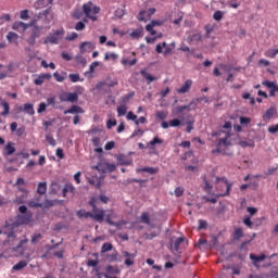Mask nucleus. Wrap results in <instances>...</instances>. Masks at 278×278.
<instances>
[{
  "label": "nucleus",
  "mask_w": 278,
  "mask_h": 278,
  "mask_svg": "<svg viewBox=\"0 0 278 278\" xmlns=\"http://www.w3.org/2000/svg\"><path fill=\"white\" fill-rule=\"evenodd\" d=\"M75 29L76 31H84V29H86V24L83 21L77 22Z\"/></svg>",
  "instance_id": "4d7b16f0"
},
{
  "label": "nucleus",
  "mask_w": 278,
  "mask_h": 278,
  "mask_svg": "<svg viewBox=\"0 0 278 278\" xmlns=\"http://www.w3.org/2000/svg\"><path fill=\"white\" fill-rule=\"evenodd\" d=\"M40 36V26H34L29 38L26 40V42L30 46L34 47L36 45V39Z\"/></svg>",
  "instance_id": "423d86ee"
},
{
  "label": "nucleus",
  "mask_w": 278,
  "mask_h": 278,
  "mask_svg": "<svg viewBox=\"0 0 278 278\" xmlns=\"http://www.w3.org/2000/svg\"><path fill=\"white\" fill-rule=\"evenodd\" d=\"M275 114H277V109L275 106H270L264 114H263V121H270Z\"/></svg>",
  "instance_id": "4468645a"
},
{
  "label": "nucleus",
  "mask_w": 278,
  "mask_h": 278,
  "mask_svg": "<svg viewBox=\"0 0 278 278\" xmlns=\"http://www.w3.org/2000/svg\"><path fill=\"white\" fill-rule=\"evenodd\" d=\"M33 214L31 212L26 213L25 215H16V220L15 224H17V227H21L23 225H27V223H31V218H33Z\"/></svg>",
  "instance_id": "20e7f679"
},
{
  "label": "nucleus",
  "mask_w": 278,
  "mask_h": 278,
  "mask_svg": "<svg viewBox=\"0 0 278 278\" xmlns=\"http://www.w3.org/2000/svg\"><path fill=\"white\" fill-rule=\"evenodd\" d=\"M18 38V34L14 33V31H10L8 35H7V40L9 42H12L14 39Z\"/></svg>",
  "instance_id": "13d9d810"
},
{
  "label": "nucleus",
  "mask_w": 278,
  "mask_h": 278,
  "mask_svg": "<svg viewBox=\"0 0 278 278\" xmlns=\"http://www.w3.org/2000/svg\"><path fill=\"white\" fill-rule=\"evenodd\" d=\"M184 125L179 118H174L169 121V127H179Z\"/></svg>",
  "instance_id": "09e8293b"
},
{
  "label": "nucleus",
  "mask_w": 278,
  "mask_h": 278,
  "mask_svg": "<svg viewBox=\"0 0 278 278\" xmlns=\"http://www.w3.org/2000/svg\"><path fill=\"white\" fill-rule=\"evenodd\" d=\"M65 101L68 103H77V101H79V96H77L75 92H67Z\"/></svg>",
  "instance_id": "5701e85b"
},
{
  "label": "nucleus",
  "mask_w": 278,
  "mask_h": 278,
  "mask_svg": "<svg viewBox=\"0 0 278 278\" xmlns=\"http://www.w3.org/2000/svg\"><path fill=\"white\" fill-rule=\"evenodd\" d=\"M137 173H149V175H156L157 168L155 167H143L137 169Z\"/></svg>",
  "instance_id": "bb28decb"
},
{
  "label": "nucleus",
  "mask_w": 278,
  "mask_h": 278,
  "mask_svg": "<svg viewBox=\"0 0 278 278\" xmlns=\"http://www.w3.org/2000/svg\"><path fill=\"white\" fill-rule=\"evenodd\" d=\"M213 18L214 21H217V22L223 21V11L220 10L215 11L213 14Z\"/></svg>",
  "instance_id": "603ef678"
},
{
  "label": "nucleus",
  "mask_w": 278,
  "mask_h": 278,
  "mask_svg": "<svg viewBox=\"0 0 278 278\" xmlns=\"http://www.w3.org/2000/svg\"><path fill=\"white\" fill-rule=\"evenodd\" d=\"M250 260H252V262H254V264H257V263L264 262V260H266V254H261V255L250 254Z\"/></svg>",
  "instance_id": "a878e982"
},
{
  "label": "nucleus",
  "mask_w": 278,
  "mask_h": 278,
  "mask_svg": "<svg viewBox=\"0 0 278 278\" xmlns=\"http://www.w3.org/2000/svg\"><path fill=\"white\" fill-rule=\"evenodd\" d=\"M63 114H84V109L79 105H72L68 110H65Z\"/></svg>",
  "instance_id": "ddd939ff"
},
{
  "label": "nucleus",
  "mask_w": 278,
  "mask_h": 278,
  "mask_svg": "<svg viewBox=\"0 0 278 278\" xmlns=\"http://www.w3.org/2000/svg\"><path fill=\"white\" fill-rule=\"evenodd\" d=\"M97 198L91 197L90 200L88 201V205L92 208V214H99L100 212L103 213V220L108 215H105V211L97 207Z\"/></svg>",
  "instance_id": "6e6552de"
},
{
  "label": "nucleus",
  "mask_w": 278,
  "mask_h": 278,
  "mask_svg": "<svg viewBox=\"0 0 278 278\" xmlns=\"http://www.w3.org/2000/svg\"><path fill=\"white\" fill-rule=\"evenodd\" d=\"M60 45V39L54 35L50 34L45 40L43 45Z\"/></svg>",
  "instance_id": "dca6fc26"
},
{
  "label": "nucleus",
  "mask_w": 278,
  "mask_h": 278,
  "mask_svg": "<svg viewBox=\"0 0 278 278\" xmlns=\"http://www.w3.org/2000/svg\"><path fill=\"white\" fill-rule=\"evenodd\" d=\"M268 131H269V134H277V131H278V124L269 126L268 127Z\"/></svg>",
  "instance_id": "774afa93"
},
{
  "label": "nucleus",
  "mask_w": 278,
  "mask_h": 278,
  "mask_svg": "<svg viewBox=\"0 0 278 278\" xmlns=\"http://www.w3.org/2000/svg\"><path fill=\"white\" fill-rule=\"evenodd\" d=\"M141 222H143L146 225H150L151 218L149 217V213L144 212L141 214Z\"/></svg>",
  "instance_id": "8fccbe9b"
},
{
  "label": "nucleus",
  "mask_w": 278,
  "mask_h": 278,
  "mask_svg": "<svg viewBox=\"0 0 278 278\" xmlns=\"http://www.w3.org/2000/svg\"><path fill=\"white\" fill-rule=\"evenodd\" d=\"M75 60H76L77 64H81V66H86L88 64V61L81 54H77L75 56Z\"/></svg>",
  "instance_id": "e433bc0d"
},
{
  "label": "nucleus",
  "mask_w": 278,
  "mask_h": 278,
  "mask_svg": "<svg viewBox=\"0 0 278 278\" xmlns=\"http://www.w3.org/2000/svg\"><path fill=\"white\" fill-rule=\"evenodd\" d=\"M27 201V192L16 195V198L12 201L15 205H23Z\"/></svg>",
  "instance_id": "a211bd4d"
},
{
  "label": "nucleus",
  "mask_w": 278,
  "mask_h": 278,
  "mask_svg": "<svg viewBox=\"0 0 278 278\" xmlns=\"http://www.w3.org/2000/svg\"><path fill=\"white\" fill-rule=\"evenodd\" d=\"M106 173H114L116 170V165L114 163H105Z\"/></svg>",
  "instance_id": "bf43d9fd"
},
{
  "label": "nucleus",
  "mask_w": 278,
  "mask_h": 278,
  "mask_svg": "<svg viewBox=\"0 0 278 278\" xmlns=\"http://www.w3.org/2000/svg\"><path fill=\"white\" fill-rule=\"evenodd\" d=\"M114 147H116V143L114 141H109L105 143L104 149H105V151H112V149H114Z\"/></svg>",
  "instance_id": "69168bd1"
},
{
  "label": "nucleus",
  "mask_w": 278,
  "mask_h": 278,
  "mask_svg": "<svg viewBox=\"0 0 278 278\" xmlns=\"http://www.w3.org/2000/svg\"><path fill=\"white\" fill-rule=\"evenodd\" d=\"M217 181H223V184L226 186V192L220 193L218 197H229V192H231V186H233V184L229 182L227 177L217 178Z\"/></svg>",
  "instance_id": "9d476101"
},
{
  "label": "nucleus",
  "mask_w": 278,
  "mask_h": 278,
  "mask_svg": "<svg viewBox=\"0 0 278 278\" xmlns=\"http://www.w3.org/2000/svg\"><path fill=\"white\" fill-rule=\"evenodd\" d=\"M27 266V261H20L13 266V270H23Z\"/></svg>",
  "instance_id": "c9c22d12"
},
{
  "label": "nucleus",
  "mask_w": 278,
  "mask_h": 278,
  "mask_svg": "<svg viewBox=\"0 0 278 278\" xmlns=\"http://www.w3.org/2000/svg\"><path fill=\"white\" fill-rule=\"evenodd\" d=\"M14 143L8 142L4 147V155H14L16 153V148L13 146Z\"/></svg>",
  "instance_id": "6ab92c4d"
},
{
  "label": "nucleus",
  "mask_w": 278,
  "mask_h": 278,
  "mask_svg": "<svg viewBox=\"0 0 278 278\" xmlns=\"http://www.w3.org/2000/svg\"><path fill=\"white\" fill-rule=\"evenodd\" d=\"M186 240L184 237H179L178 239L175 240L174 242V251H179V247H181V242Z\"/></svg>",
  "instance_id": "37998d69"
},
{
  "label": "nucleus",
  "mask_w": 278,
  "mask_h": 278,
  "mask_svg": "<svg viewBox=\"0 0 278 278\" xmlns=\"http://www.w3.org/2000/svg\"><path fill=\"white\" fill-rule=\"evenodd\" d=\"M156 53H163V55H170L173 53V48L168 47V43L163 41L162 43H157L155 47Z\"/></svg>",
  "instance_id": "0eeeda50"
},
{
  "label": "nucleus",
  "mask_w": 278,
  "mask_h": 278,
  "mask_svg": "<svg viewBox=\"0 0 278 278\" xmlns=\"http://www.w3.org/2000/svg\"><path fill=\"white\" fill-rule=\"evenodd\" d=\"M68 78L73 83V84H77V81H79V74H70L68 75Z\"/></svg>",
  "instance_id": "0e129e2a"
},
{
  "label": "nucleus",
  "mask_w": 278,
  "mask_h": 278,
  "mask_svg": "<svg viewBox=\"0 0 278 278\" xmlns=\"http://www.w3.org/2000/svg\"><path fill=\"white\" fill-rule=\"evenodd\" d=\"M68 192H71L72 194H75V186H73L72 184H66L62 190V194L63 197H66V194H68Z\"/></svg>",
  "instance_id": "412c9836"
},
{
  "label": "nucleus",
  "mask_w": 278,
  "mask_h": 278,
  "mask_svg": "<svg viewBox=\"0 0 278 278\" xmlns=\"http://www.w3.org/2000/svg\"><path fill=\"white\" fill-rule=\"evenodd\" d=\"M140 75L147 79L148 86H149L150 84H153V81H157V77H155V76L149 74V73L147 72V70H141V71H140Z\"/></svg>",
  "instance_id": "2eb2a0df"
},
{
  "label": "nucleus",
  "mask_w": 278,
  "mask_h": 278,
  "mask_svg": "<svg viewBox=\"0 0 278 278\" xmlns=\"http://www.w3.org/2000/svg\"><path fill=\"white\" fill-rule=\"evenodd\" d=\"M99 61H94L90 64L89 66V71L85 73V76L88 77V75L94 73V68H97V66H99Z\"/></svg>",
  "instance_id": "f704fd0d"
},
{
  "label": "nucleus",
  "mask_w": 278,
  "mask_h": 278,
  "mask_svg": "<svg viewBox=\"0 0 278 278\" xmlns=\"http://www.w3.org/2000/svg\"><path fill=\"white\" fill-rule=\"evenodd\" d=\"M83 12L86 14V16H90V13L92 12V2H88L83 5Z\"/></svg>",
  "instance_id": "c756f323"
},
{
  "label": "nucleus",
  "mask_w": 278,
  "mask_h": 278,
  "mask_svg": "<svg viewBox=\"0 0 278 278\" xmlns=\"http://www.w3.org/2000/svg\"><path fill=\"white\" fill-rule=\"evenodd\" d=\"M105 275H121V269L118 268V265H106L105 267Z\"/></svg>",
  "instance_id": "f8f14e48"
},
{
  "label": "nucleus",
  "mask_w": 278,
  "mask_h": 278,
  "mask_svg": "<svg viewBox=\"0 0 278 278\" xmlns=\"http://www.w3.org/2000/svg\"><path fill=\"white\" fill-rule=\"evenodd\" d=\"M243 225H245V227H249V229H253V225L255 224L251 220V216L247 215L243 218Z\"/></svg>",
  "instance_id": "58836bf2"
},
{
  "label": "nucleus",
  "mask_w": 278,
  "mask_h": 278,
  "mask_svg": "<svg viewBox=\"0 0 278 278\" xmlns=\"http://www.w3.org/2000/svg\"><path fill=\"white\" fill-rule=\"evenodd\" d=\"M92 49H94V43L92 41H85L81 42L79 46V51L81 55H84L86 51H92Z\"/></svg>",
  "instance_id": "9b49d317"
},
{
  "label": "nucleus",
  "mask_w": 278,
  "mask_h": 278,
  "mask_svg": "<svg viewBox=\"0 0 278 278\" xmlns=\"http://www.w3.org/2000/svg\"><path fill=\"white\" fill-rule=\"evenodd\" d=\"M112 249H114V245L110 242H105L102 244L101 254L103 255V253H108L109 251H112Z\"/></svg>",
  "instance_id": "2f4dec72"
},
{
  "label": "nucleus",
  "mask_w": 278,
  "mask_h": 278,
  "mask_svg": "<svg viewBox=\"0 0 278 278\" xmlns=\"http://www.w3.org/2000/svg\"><path fill=\"white\" fill-rule=\"evenodd\" d=\"M24 114H28L29 116H34V114H36V111L34 110V104L25 103L24 104Z\"/></svg>",
  "instance_id": "4be33fe9"
},
{
  "label": "nucleus",
  "mask_w": 278,
  "mask_h": 278,
  "mask_svg": "<svg viewBox=\"0 0 278 278\" xmlns=\"http://www.w3.org/2000/svg\"><path fill=\"white\" fill-rule=\"evenodd\" d=\"M135 96H136V92L131 91L128 94L122 97V104L127 105V103H129V99H132V97Z\"/></svg>",
  "instance_id": "473e14b6"
},
{
  "label": "nucleus",
  "mask_w": 278,
  "mask_h": 278,
  "mask_svg": "<svg viewBox=\"0 0 278 278\" xmlns=\"http://www.w3.org/2000/svg\"><path fill=\"white\" fill-rule=\"evenodd\" d=\"M76 216L79 218H92V220H96V223H103V212L93 214L92 212H87L86 210H79L76 212Z\"/></svg>",
  "instance_id": "f03ea898"
},
{
  "label": "nucleus",
  "mask_w": 278,
  "mask_h": 278,
  "mask_svg": "<svg viewBox=\"0 0 278 278\" xmlns=\"http://www.w3.org/2000/svg\"><path fill=\"white\" fill-rule=\"evenodd\" d=\"M104 60H118V54L114 53V52H111V53H105L104 55Z\"/></svg>",
  "instance_id": "3c124183"
},
{
  "label": "nucleus",
  "mask_w": 278,
  "mask_h": 278,
  "mask_svg": "<svg viewBox=\"0 0 278 278\" xmlns=\"http://www.w3.org/2000/svg\"><path fill=\"white\" fill-rule=\"evenodd\" d=\"M199 226L198 231H201L203 229H207V222L205 219H199Z\"/></svg>",
  "instance_id": "a18cd8bd"
},
{
  "label": "nucleus",
  "mask_w": 278,
  "mask_h": 278,
  "mask_svg": "<svg viewBox=\"0 0 278 278\" xmlns=\"http://www.w3.org/2000/svg\"><path fill=\"white\" fill-rule=\"evenodd\" d=\"M105 86L109 88H114V86H118V80H110V78H106Z\"/></svg>",
  "instance_id": "6e6d98bb"
},
{
  "label": "nucleus",
  "mask_w": 278,
  "mask_h": 278,
  "mask_svg": "<svg viewBox=\"0 0 278 278\" xmlns=\"http://www.w3.org/2000/svg\"><path fill=\"white\" fill-rule=\"evenodd\" d=\"M60 203H62V200H48V199H46L43 203L36 202V201H29L28 206L29 207H43L45 210H49V207L60 205Z\"/></svg>",
  "instance_id": "7ed1b4c3"
},
{
  "label": "nucleus",
  "mask_w": 278,
  "mask_h": 278,
  "mask_svg": "<svg viewBox=\"0 0 278 278\" xmlns=\"http://www.w3.org/2000/svg\"><path fill=\"white\" fill-rule=\"evenodd\" d=\"M20 18H22V21H27L29 18V10H22L20 13Z\"/></svg>",
  "instance_id": "5fc2aeb1"
},
{
  "label": "nucleus",
  "mask_w": 278,
  "mask_h": 278,
  "mask_svg": "<svg viewBox=\"0 0 278 278\" xmlns=\"http://www.w3.org/2000/svg\"><path fill=\"white\" fill-rule=\"evenodd\" d=\"M190 88H192V80H186V83L177 90V92L179 94H186Z\"/></svg>",
  "instance_id": "f3484780"
},
{
  "label": "nucleus",
  "mask_w": 278,
  "mask_h": 278,
  "mask_svg": "<svg viewBox=\"0 0 278 278\" xmlns=\"http://www.w3.org/2000/svg\"><path fill=\"white\" fill-rule=\"evenodd\" d=\"M164 140H162L160 137H154L150 142H148L147 147L148 149H153L155 144H163Z\"/></svg>",
  "instance_id": "b1692460"
},
{
  "label": "nucleus",
  "mask_w": 278,
  "mask_h": 278,
  "mask_svg": "<svg viewBox=\"0 0 278 278\" xmlns=\"http://www.w3.org/2000/svg\"><path fill=\"white\" fill-rule=\"evenodd\" d=\"M116 160L121 166H130L131 165V161L125 160V156L123 154L117 155Z\"/></svg>",
  "instance_id": "cd10ccee"
},
{
  "label": "nucleus",
  "mask_w": 278,
  "mask_h": 278,
  "mask_svg": "<svg viewBox=\"0 0 278 278\" xmlns=\"http://www.w3.org/2000/svg\"><path fill=\"white\" fill-rule=\"evenodd\" d=\"M239 121H240V125H242L243 127H247V125L251 123V117L240 116Z\"/></svg>",
  "instance_id": "c03bdc74"
},
{
  "label": "nucleus",
  "mask_w": 278,
  "mask_h": 278,
  "mask_svg": "<svg viewBox=\"0 0 278 278\" xmlns=\"http://www.w3.org/2000/svg\"><path fill=\"white\" fill-rule=\"evenodd\" d=\"M140 36H142V29L141 28H137L136 30L130 33V37L136 38L137 40H138V38H140Z\"/></svg>",
  "instance_id": "de8ad7c7"
},
{
  "label": "nucleus",
  "mask_w": 278,
  "mask_h": 278,
  "mask_svg": "<svg viewBox=\"0 0 278 278\" xmlns=\"http://www.w3.org/2000/svg\"><path fill=\"white\" fill-rule=\"evenodd\" d=\"M1 105L3 108V112L1 113V116H8L10 114V104L7 101H2Z\"/></svg>",
  "instance_id": "72a5a7b5"
},
{
  "label": "nucleus",
  "mask_w": 278,
  "mask_h": 278,
  "mask_svg": "<svg viewBox=\"0 0 278 278\" xmlns=\"http://www.w3.org/2000/svg\"><path fill=\"white\" fill-rule=\"evenodd\" d=\"M244 237V231L242 230V228H237L233 232V238L235 240H240V238Z\"/></svg>",
  "instance_id": "ea45409f"
},
{
  "label": "nucleus",
  "mask_w": 278,
  "mask_h": 278,
  "mask_svg": "<svg viewBox=\"0 0 278 278\" xmlns=\"http://www.w3.org/2000/svg\"><path fill=\"white\" fill-rule=\"evenodd\" d=\"M123 257H126V260L128 258H136V253H129L127 251H122Z\"/></svg>",
  "instance_id": "338daca9"
},
{
  "label": "nucleus",
  "mask_w": 278,
  "mask_h": 278,
  "mask_svg": "<svg viewBox=\"0 0 278 278\" xmlns=\"http://www.w3.org/2000/svg\"><path fill=\"white\" fill-rule=\"evenodd\" d=\"M16 229H18V226L16 222H13L12 219L5 220L4 225L2 226V232L7 238H16Z\"/></svg>",
  "instance_id": "f257e3e1"
},
{
  "label": "nucleus",
  "mask_w": 278,
  "mask_h": 278,
  "mask_svg": "<svg viewBox=\"0 0 278 278\" xmlns=\"http://www.w3.org/2000/svg\"><path fill=\"white\" fill-rule=\"evenodd\" d=\"M46 140L51 147H55V144H58V142L53 139L51 135H47Z\"/></svg>",
  "instance_id": "e2e57ef3"
},
{
  "label": "nucleus",
  "mask_w": 278,
  "mask_h": 278,
  "mask_svg": "<svg viewBox=\"0 0 278 278\" xmlns=\"http://www.w3.org/2000/svg\"><path fill=\"white\" fill-rule=\"evenodd\" d=\"M13 29H22V31H26V29H29V25L24 22H15L13 24Z\"/></svg>",
  "instance_id": "393cba45"
},
{
  "label": "nucleus",
  "mask_w": 278,
  "mask_h": 278,
  "mask_svg": "<svg viewBox=\"0 0 278 278\" xmlns=\"http://www.w3.org/2000/svg\"><path fill=\"white\" fill-rule=\"evenodd\" d=\"M37 194H47V182H39L38 184Z\"/></svg>",
  "instance_id": "c85d7f7f"
},
{
  "label": "nucleus",
  "mask_w": 278,
  "mask_h": 278,
  "mask_svg": "<svg viewBox=\"0 0 278 278\" xmlns=\"http://www.w3.org/2000/svg\"><path fill=\"white\" fill-rule=\"evenodd\" d=\"M38 240H42V233H40V232L34 233L31 236L30 242H31V244H38Z\"/></svg>",
  "instance_id": "a19ab883"
},
{
  "label": "nucleus",
  "mask_w": 278,
  "mask_h": 278,
  "mask_svg": "<svg viewBox=\"0 0 278 278\" xmlns=\"http://www.w3.org/2000/svg\"><path fill=\"white\" fill-rule=\"evenodd\" d=\"M166 116H167V114L164 111H157L156 112V119L157 121H166Z\"/></svg>",
  "instance_id": "864d4df0"
},
{
  "label": "nucleus",
  "mask_w": 278,
  "mask_h": 278,
  "mask_svg": "<svg viewBox=\"0 0 278 278\" xmlns=\"http://www.w3.org/2000/svg\"><path fill=\"white\" fill-rule=\"evenodd\" d=\"M239 147H242V149H247V147H250L251 149H253L255 147V142H253V140H250V141L241 140L239 141Z\"/></svg>",
  "instance_id": "7c9ffc66"
},
{
  "label": "nucleus",
  "mask_w": 278,
  "mask_h": 278,
  "mask_svg": "<svg viewBox=\"0 0 278 278\" xmlns=\"http://www.w3.org/2000/svg\"><path fill=\"white\" fill-rule=\"evenodd\" d=\"M114 16H116V18H123V16H125V10L124 9L115 10Z\"/></svg>",
  "instance_id": "052dcab7"
},
{
  "label": "nucleus",
  "mask_w": 278,
  "mask_h": 278,
  "mask_svg": "<svg viewBox=\"0 0 278 278\" xmlns=\"http://www.w3.org/2000/svg\"><path fill=\"white\" fill-rule=\"evenodd\" d=\"M155 12H157L156 8H150V9H148V11L147 10H142L138 14V21L147 23V21H148L147 18H151V15L155 14Z\"/></svg>",
  "instance_id": "39448f33"
},
{
  "label": "nucleus",
  "mask_w": 278,
  "mask_h": 278,
  "mask_svg": "<svg viewBox=\"0 0 278 278\" xmlns=\"http://www.w3.org/2000/svg\"><path fill=\"white\" fill-rule=\"evenodd\" d=\"M263 86H266V88H268L273 92H278V86L274 81L264 80Z\"/></svg>",
  "instance_id": "aec40b11"
},
{
  "label": "nucleus",
  "mask_w": 278,
  "mask_h": 278,
  "mask_svg": "<svg viewBox=\"0 0 278 278\" xmlns=\"http://www.w3.org/2000/svg\"><path fill=\"white\" fill-rule=\"evenodd\" d=\"M211 249H215V247H218V237L213 236L210 242Z\"/></svg>",
  "instance_id": "680f3d73"
},
{
  "label": "nucleus",
  "mask_w": 278,
  "mask_h": 278,
  "mask_svg": "<svg viewBox=\"0 0 278 278\" xmlns=\"http://www.w3.org/2000/svg\"><path fill=\"white\" fill-rule=\"evenodd\" d=\"M105 222L108 223V225H111L112 227H116L118 231L123 229V225H127V222H125V219H121L119 222H114L110 218V215H106Z\"/></svg>",
  "instance_id": "1a4fd4ad"
},
{
  "label": "nucleus",
  "mask_w": 278,
  "mask_h": 278,
  "mask_svg": "<svg viewBox=\"0 0 278 278\" xmlns=\"http://www.w3.org/2000/svg\"><path fill=\"white\" fill-rule=\"evenodd\" d=\"M47 108H49V104H47L45 102L39 103V106L37 109V113L42 114V112L47 111Z\"/></svg>",
  "instance_id": "49530a36"
},
{
  "label": "nucleus",
  "mask_w": 278,
  "mask_h": 278,
  "mask_svg": "<svg viewBox=\"0 0 278 278\" xmlns=\"http://www.w3.org/2000/svg\"><path fill=\"white\" fill-rule=\"evenodd\" d=\"M52 35H54L59 40L64 38V28L53 30Z\"/></svg>",
  "instance_id": "79ce46f5"
},
{
  "label": "nucleus",
  "mask_w": 278,
  "mask_h": 278,
  "mask_svg": "<svg viewBox=\"0 0 278 278\" xmlns=\"http://www.w3.org/2000/svg\"><path fill=\"white\" fill-rule=\"evenodd\" d=\"M127 114V105L122 104L117 108V116H125Z\"/></svg>",
  "instance_id": "4c0bfd02"
}]
</instances>
